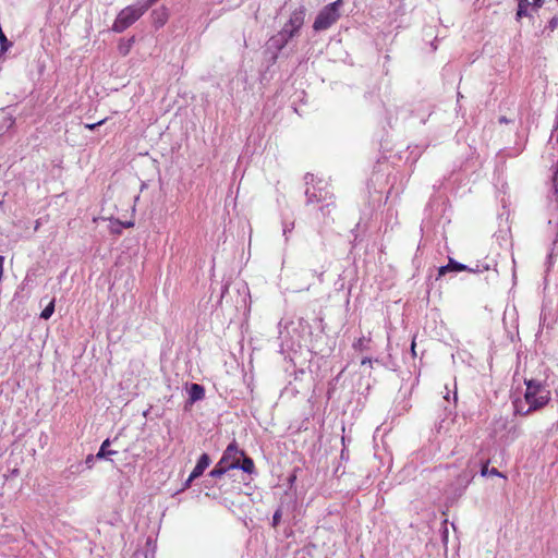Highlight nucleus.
Returning <instances> with one entry per match:
<instances>
[{"mask_svg":"<svg viewBox=\"0 0 558 558\" xmlns=\"http://www.w3.org/2000/svg\"><path fill=\"white\" fill-rule=\"evenodd\" d=\"M305 14L306 10L304 7H300L291 13L289 21L283 25L278 35L272 38L278 49H282L298 34L304 24Z\"/></svg>","mask_w":558,"mask_h":558,"instance_id":"obj_1","label":"nucleus"},{"mask_svg":"<svg viewBox=\"0 0 558 558\" xmlns=\"http://www.w3.org/2000/svg\"><path fill=\"white\" fill-rule=\"evenodd\" d=\"M525 384L526 391L524 395V400L529 405L525 413H530L531 411L537 410L547 404L550 399V392L546 389L545 386L533 379L526 380Z\"/></svg>","mask_w":558,"mask_h":558,"instance_id":"obj_2","label":"nucleus"},{"mask_svg":"<svg viewBox=\"0 0 558 558\" xmlns=\"http://www.w3.org/2000/svg\"><path fill=\"white\" fill-rule=\"evenodd\" d=\"M342 4L343 0H336L332 3L325 5L317 14L313 28L316 32H320L332 26L340 19Z\"/></svg>","mask_w":558,"mask_h":558,"instance_id":"obj_3","label":"nucleus"},{"mask_svg":"<svg viewBox=\"0 0 558 558\" xmlns=\"http://www.w3.org/2000/svg\"><path fill=\"white\" fill-rule=\"evenodd\" d=\"M148 9V5H129L120 11L113 25L112 31L122 33L132 24H134Z\"/></svg>","mask_w":558,"mask_h":558,"instance_id":"obj_4","label":"nucleus"},{"mask_svg":"<svg viewBox=\"0 0 558 558\" xmlns=\"http://www.w3.org/2000/svg\"><path fill=\"white\" fill-rule=\"evenodd\" d=\"M243 453L244 452L238 448L236 444L232 442L225 450L220 459L221 464H226L229 470L238 469Z\"/></svg>","mask_w":558,"mask_h":558,"instance_id":"obj_5","label":"nucleus"},{"mask_svg":"<svg viewBox=\"0 0 558 558\" xmlns=\"http://www.w3.org/2000/svg\"><path fill=\"white\" fill-rule=\"evenodd\" d=\"M209 464H210L209 456L207 453H203L201 456V458L198 459L195 468L191 472L192 478L199 477L204 473V471L209 466Z\"/></svg>","mask_w":558,"mask_h":558,"instance_id":"obj_6","label":"nucleus"},{"mask_svg":"<svg viewBox=\"0 0 558 558\" xmlns=\"http://www.w3.org/2000/svg\"><path fill=\"white\" fill-rule=\"evenodd\" d=\"M322 187H307L306 190V196H307V203H318L320 201H326L328 197V192L326 191L325 194H322Z\"/></svg>","mask_w":558,"mask_h":558,"instance_id":"obj_7","label":"nucleus"},{"mask_svg":"<svg viewBox=\"0 0 558 558\" xmlns=\"http://www.w3.org/2000/svg\"><path fill=\"white\" fill-rule=\"evenodd\" d=\"M205 390L204 388L198 384H192L189 389V396L190 400L192 402L198 401L204 398Z\"/></svg>","mask_w":558,"mask_h":558,"instance_id":"obj_8","label":"nucleus"},{"mask_svg":"<svg viewBox=\"0 0 558 558\" xmlns=\"http://www.w3.org/2000/svg\"><path fill=\"white\" fill-rule=\"evenodd\" d=\"M466 266L460 263H457L452 259L449 260L448 265L439 268V276L445 275L447 271H462L465 270Z\"/></svg>","mask_w":558,"mask_h":558,"instance_id":"obj_9","label":"nucleus"},{"mask_svg":"<svg viewBox=\"0 0 558 558\" xmlns=\"http://www.w3.org/2000/svg\"><path fill=\"white\" fill-rule=\"evenodd\" d=\"M238 469H241L243 472L251 474L254 472V462L251 458L245 457L243 453V457L240 461V466Z\"/></svg>","mask_w":558,"mask_h":558,"instance_id":"obj_10","label":"nucleus"},{"mask_svg":"<svg viewBox=\"0 0 558 558\" xmlns=\"http://www.w3.org/2000/svg\"><path fill=\"white\" fill-rule=\"evenodd\" d=\"M518 1V10H517V19L520 20L523 16H527V8L531 5L529 0H517Z\"/></svg>","mask_w":558,"mask_h":558,"instance_id":"obj_11","label":"nucleus"},{"mask_svg":"<svg viewBox=\"0 0 558 558\" xmlns=\"http://www.w3.org/2000/svg\"><path fill=\"white\" fill-rule=\"evenodd\" d=\"M109 444H110L109 439H106V440L101 444L100 449H99V451H98V452H97V454H96V458H97V459H104V458H106V457H108V456L116 454V451H113V450H108V449H107V448H108V446H109Z\"/></svg>","mask_w":558,"mask_h":558,"instance_id":"obj_12","label":"nucleus"},{"mask_svg":"<svg viewBox=\"0 0 558 558\" xmlns=\"http://www.w3.org/2000/svg\"><path fill=\"white\" fill-rule=\"evenodd\" d=\"M133 44H134V37H132L128 40H121L119 44V47H118L119 52L122 56H126L131 51Z\"/></svg>","mask_w":558,"mask_h":558,"instance_id":"obj_13","label":"nucleus"},{"mask_svg":"<svg viewBox=\"0 0 558 558\" xmlns=\"http://www.w3.org/2000/svg\"><path fill=\"white\" fill-rule=\"evenodd\" d=\"M229 469L226 466V464H221V461L216 464V466L210 471L209 475L211 477H220L222 476Z\"/></svg>","mask_w":558,"mask_h":558,"instance_id":"obj_14","label":"nucleus"},{"mask_svg":"<svg viewBox=\"0 0 558 558\" xmlns=\"http://www.w3.org/2000/svg\"><path fill=\"white\" fill-rule=\"evenodd\" d=\"M54 311V300H50L48 304L45 306V308L40 313V317L44 319H48L51 317Z\"/></svg>","mask_w":558,"mask_h":558,"instance_id":"obj_15","label":"nucleus"},{"mask_svg":"<svg viewBox=\"0 0 558 558\" xmlns=\"http://www.w3.org/2000/svg\"><path fill=\"white\" fill-rule=\"evenodd\" d=\"M487 473L492 474V475H498L500 476L501 474L498 472L497 469L493 468L492 470H488L487 465H485L483 469H482V475H486Z\"/></svg>","mask_w":558,"mask_h":558,"instance_id":"obj_16","label":"nucleus"},{"mask_svg":"<svg viewBox=\"0 0 558 558\" xmlns=\"http://www.w3.org/2000/svg\"><path fill=\"white\" fill-rule=\"evenodd\" d=\"M106 120H107V119H102V120H100V121H98V122H96V123H87V124H85V128H86V129H88V130H90V131H93V130H95L97 126L102 125V124L106 122Z\"/></svg>","mask_w":558,"mask_h":558,"instance_id":"obj_17","label":"nucleus"},{"mask_svg":"<svg viewBox=\"0 0 558 558\" xmlns=\"http://www.w3.org/2000/svg\"><path fill=\"white\" fill-rule=\"evenodd\" d=\"M121 227H122V223H121V222H119V221H116V222H113V223H112V226H111V231H112V232H116V233H119V232H120Z\"/></svg>","mask_w":558,"mask_h":558,"instance_id":"obj_18","label":"nucleus"},{"mask_svg":"<svg viewBox=\"0 0 558 558\" xmlns=\"http://www.w3.org/2000/svg\"><path fill=\"white\" fill-rule=\"evenodd\" d=\"M293 229V223H284L283 225V235L287 236L289 232Z\"/></svg>","mask_w":558,"mask_h":558,"instance_id":"obj_19","label":"nucleus"},{"mask_svg":"<svg viewBox=\"0 0 558 558\" xmlns=\"http://www.w3.org/2000/svg\"><path fill=\"white\" fill-rule=\"evenodd\" d=\"M543 4H544V0H533V3H531V5L534 9H539Z\"/></svg>","mask_w":558,"mask_h":558,"instance_id":"obj_20","label":"nucleus"},{"mask_svg":"<svg viewBox=\"0 0 558 558\" xmlns=\"http://www.w3.org/2000/svg\"><path fill=\"white\" fill-rule=\"evenodd\" d=\"M96 456L94 457L93 454H89L87 458H86V464L87 466L90 469L93 466V463H94V460H95Z\"/></svg>","mask_w":558,"mask_h":558,"instance_id":"obj_21","label":"nucleus"},{"mask_svg":"<svg viewBox=\"0 0 558 558\" xmlns=\"http://www.w3.org/2000/svg\"><path fill=\"white\" fill-rule=\"evenodd\" d=\"M195 478H192V474H190L189 478L185 481V483L183 484V489H186L191 486V483L194 481Z\"/></svg>","mask_w":558,"mask_h":558,"instance_id":"obj_22","label":"nucleus"},{"mask_svg":"<svg viewBox=\"0 0 558 558\" xmlns=\"http://www.w3.org/2000/svg\"><path fill=\"white\" fill-rule=\"evenodd\" d=\"M272 520H274V525H276L279 520H280V512L279 511H276L274 517H272Z\"/></svg>","mask_w":558,"mask_h":558,"instance_id":"obj_23","label":"nucleus"},{"mask_svg":"<svg viewBox=\"0 0 558 558\" xmlns=\"http://www.w3.org/2000/svg\"><path fill=\"white\" fill-rule=\"evenodd\" d=\"M554 186L557 190V187H558V171H556V173L554 175Z\"/></svg>","mask_w":558,"mask_h":558,"instance_id":"obj_24","label":"nucleus"},{"mask_svg":"<svg viewBox=\"0 0 558 558\" xmlns=\"http://www.w3.org/2000/svg\"><path fill=\"white\" fill-rule=\"evenodd\" d=\"M363 342H364V339H363V338H360V339L357 340V342L354 344V347H356V348H362V347H363Z\"/></svg>","mask_w":558,"mask_h":558,"instance_id":"obj_25","label":"nucleus"},{"mask_svg":"<svg viewBox=\"0 0 558 558\" xmlns=\"http://www.w3.org/2000/svg\"><path fill=\"white\" fill-rule=\"evenodd\" d=\"M366 364H367V365H371V364H372V360H371V359H368V357L363 359V360H362V365H366Z\"/></svg>","mask_w":558,"mask_h":558,"instance_id":"obj_26","label":"nucleus"},{"mask_svg":"<svg viewBox=\"0 0 558 558\" xmlns=\"http://www.w3.org/2000/svg\"><path fill=\"white\" fill-rule=\"evenodd\" d=\"M411 352H412L413 356L416 355V352H415V341L414 340L412 341V344H411Z\"/></svg>","mask_w":558,"mask_h":558,"instance_id":"obj_27","label":"nucleus"},{"mask_svg":"<svg viewBox=\"0 0 558 558\" xmlns=\"http://www.w3.org/2000/svg\"><path fill=\"white\" fill-rule=\"evenodd\" d=\"M165 22H166V17H159V20H158L159 26L163 25Z\"/></svg>","mask_w":558,"mask_h":558,"instance_id":"obj_28","label":"nucleus"},{"mask_svg":"<svg viewBox=\"0 0 558 558\" xmlns=\"http://www.w3.org/2000/svg\"><path fill=\"white\" fill-rule=\"evenodd\" d=\"M522 411V409L520 408V405H517V412H520Z\"/></svg>","mask_w":558,"mask_h":558,"instance_id":"obj_29","label":"nucleus"}]
</instances>
